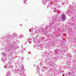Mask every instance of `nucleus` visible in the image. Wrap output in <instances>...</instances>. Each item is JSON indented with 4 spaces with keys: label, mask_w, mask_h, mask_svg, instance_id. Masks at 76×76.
<instances>
[{
    "label": "nucleus",
    "mask_w": 76,
    "mask_h": 76,
    "mask_svg": "<svg viewBox=\"0 0 76 76\" xmlns=\"http://www.w3.org/2000/svg\"><path fill=\"white\" fill-rule=\"evenodd\" d=\"M62 18L63 20H66V15L64 14H62Z\"/></svg>",
    "instance_id": "1"
}]
</instances>
